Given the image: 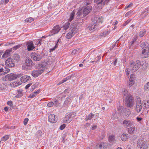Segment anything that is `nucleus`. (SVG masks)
Masks as SVG:
<instances>
[{"mask_svg":"<svg viewBox=\"0 0 149 149\" xmlns=\"http://www.w3.org/2000/svg\"><path fill=\"white\" fill-rule=\"evenodd\" d=\"M61 28L58 25L54 26L53 29L51 31V33L55 34L57 33L60 30Z\"/></svg>","mask_w":149,"mask_h":149,"instance_id":"21","label":"nucleus"},{"mask_svg":"<svg viewBox=\"0 0 149 149\" xmlns=\"http://www.w3.org/2000/svg\"><path fill=\"white\" fill-rule=\"evenodd\" d=\"M119 40H118L116 41L115 43L111 47V49H113V48L116 46V44L117 43V42L119 41Z\"/></svg>","mask_w":149,"mask_h":149,"instance_id":"61","label":"nucleus"},{"mask_svg":"<svg viewBox=\"0 0 149 149\" xmlns=\"http://www.w3.org/2000/svg\"><path fill=\"white\" fill-rule=\"evenodd\" d=\"M31 56L33 60L36 61H40L42 58L40 54L35 52H32L31 53Z\"/></svg>","mask_w":149,"mask_h":149,"instance_id":"6","label":"nucleus"},{"mask_svg":"<svg viewBox=\"0 0 149 149\" xmlns=\"http://www.w3.org/2000/svg\"><path fill=\"white\" fill-rule=\"evenodd\" d=\"M28 120L29 119L28 118H26L24 119V125H26Z\"/></svg>","mask_w":149,"mask_h":149,"instance_id":"47","label":"nucleus"},{"mask_svg":"<svg viewBox=\"0 0 149 149\" xmlns=\"http://www.w3.org/2000/svg\"><path fill=\"white\" fill-rule=\"evenodd\" d=\"M25 64V65L27 66H30L33 65L35 64L32 62V60L30 58H28L26 59Z\"/></svg>","mask_w":149,"mask_h":149,"instance_id":"23","label":"nucleus"},{"mask_svg":"<svg viewBox=\"0 0 149 149\" xmlns=\"http://www.w3.org/2000/svg\"><path fill=\"white\" fill-rule=\"evenodd\" d=\"M144 89L145 90L149 91V82L145 85L144 86Z\"/></svg>","mask_w":149,"mask_h":149,"instance_id":"40","label":"nucleus"},{"mask_svg":"<svg viewBox=\"0 0 149 149\" xmlns=\"http://www.w3.org/2000/svg\"><path fill=\"white\" fill-rule=\"evenodd\" d=\"M54 105V106L56 107H57L59 106V103L58 102V101L56 99L55 100Z\"/></svg>","mask_w":149,"mask_h":149,"instance_id":"44","label":"nucleus"},{"mask_svg":"<svg viewBox=\"0 0 149 149\" xmlns=\"http://www.w3.org/2000/svg\"><path fill=\"white\" fill-rule=\"evenodd\" d=\"M130 110L128 108H125L123 110V114L125 118L128 117L131 114Z\"/></svg>","mask_w":149,"mask_h":149,"instance_id":"17","label":"nucleus"},{"mask_svg":"<svg viewBox=\"0 0 149 149\" xmlns=\"http://www.w3.org/2000/svg\"><path fill=\"white\" fill-rule=\"evenodd\" d=\"M127 92H128L127 89H125L124 90V91L123 92V94H124V95L126 96V97L127 96V94H129L127 93Z\"/></svg>","mask_w":149,"mask_h":149,"instance_id":"51","label":"nucleus"},{"mask_svg":"<svg viewBox=\"0 0 149 149\" xmlns=\"http://www.w3.org/2000/svg\"><path fill=\"white\" fill-rule=\"evenodd\" d=\"M54 104V103L53 102H50L47 104V106L49 107H50L53 106Z\"/></svg>","mask_w":149,"mask_h":149,"instance_id":"45","label":"nucleus"},{"mask_svg":"<svg viewBox=\"0 0 149 149\" xmlns=\"http://www.w3.org/2000/svg\"><path fill=\"white\" fill-rule=\"evenodd\" d=\"M131 14V12L130 11H129L128 12H127L125 14V17H127L129 16V15H130Z\"/></svg>","mask_w":149,"mask_h":149,"instance_id":"62","label":"nucleus"},{"mask_svg":"<svg viewBox=\"0 0 149 149\" xmlns=\"http://www.w3.org/2000/svg\"><path fill=\"white\" fill-rule=\"evenodd\" d=\"M45 67V65L43 64H38L35 66L37 70L31 72V74L34 77H37L44 72Z\"/></svg>","mask_w":149,"mask_h":149,"instance_id":"2","label":"nucleus"},{"mask_svg":"<svg viewBox=\"0 0 149 149\" xmlns=\"http://www.w3.org/2000/svg\"><path fill=\"white\" fill-rule=\"evenodd\" d=\"M104 145L103 144H100L99 146V147L98 149H104Z\"/></svg>","mask_w":149,"mask_h":149,"instance_id":"54","label":"nucleus"},{"mask_svg":"<svg viewBox=\"0 0 149 149\" xmlns=\"http://www.w3.org/2000/svg\"><path fill=\"white\" fill-rule=\"evenodd\" d=\"M146 33V31L144 29L141 31L139 33V36L140 37H142Z\"/></svg>","mask_w":149,"mask_h":149,"instance_id":"36","label":"nucleus"},{"mask_svg":"<svg viewBox=\"0 0 149 149\" xmlns=\"http://www.w3.org/2000/svg\"><path fill=\"white\" fill-rule=\"evenodd\" d=\"M35 48L33 42L31 41L28 43L27 49L28 51H31Z\"/></svg>","mask_w":149,"mask_h":149,"instance_id":"22","label":"nucleus"},{"mask_svg":"<svg viewBox=\"0 0 149 149\" xmlns=\"http://www.w3.org/2000/svg\"><path fill=\"white\" fill-rule=\"evenodd\" d=\"M74 35L70 31L68 33L66 36V38L69 39H70Z\"/></svg>","mask_w":149,"mask_h":149,"instance_id":"34","label":"nucleus"},{"mask_svg":"<svg viewBox=\"0 0 149 149\" xmlns=\"http://www.w3.org/2000/svg\"><path fill=\"white\" fill-rule=\"evenodd\" d=\"M31 85L32 83H30L27 84L25 87V89H27Z\"/></svg>","mask_w":149,"mask_h":149,"instance_id":"59","label":"nucleus"},{"mask_svg":"<svg viewBox=\"0 0 149 149\" xmlns=\"http://www.w3.org/2000/svg\"><path fill=\"white\" fill-rule=\"evenodd\" d=\"M57 117L55 115L51 114L49 116L48 120L51 123H55L57 121Z\"/></svg>","mask_w":149,"mask_h":149,"instance_id":"15","label":"nucleus"},{"mask_svg":"<svg viewBox=\"0 0 149 149\" xmlns=\"http://www.w3.org/2000/svg\"><path fill=\"white\" fill-rule=\"evenodd\" d=\"M21 46V45H17L16 46H14L13 47V48L15 49V50H16L17 49L19 48Z\"/></svg>","mask_w":149,"mask_h":149,"instance_id":"49","label":"nucleus"},{"mask_svg":"<svg viewBox=\"0 0 149 149\" xmlns=\"http://www.w3.org/2000/svg\"><path fill=\"white\" fill-rule=\"evenodd\" d=\"M94 114L91 113L86 118H85V120L86 121H87L88 120H91L94 117Z\"/></svg>","mask_w":149,"mask_h":149,"instance_id":"30","label":"nucleus"},{"mask_svg":"<svg viewBox=\"0 0 149 149\" xmlns=\"http://www.w3.org/2000/svg\"><path fill=\"white\" fill-rule=\"evenodd\" d=\"M74 12H72L70 14V17L69 18V20L70 21H72L73 19L74 15Z\"/></svg>","mask_w":149,"mask_h":149,"instance_id":"41","label":"nucleus"},{"mask_svg":"<svg viewBox=\"0 0 149 149\" xmlns=\"http://www.w3.org/2000/svg\"><path fill=\"white\" fill-rule=\"evenodd\" d=\"M146 65H144V63L139 60H137L136 62L133 61H131L129 63V66L130 69L132 72H134L137 71L141 66L143 67Z\"/></svg>","mask_w":149,"mask_h":149,"instance_id":"1","label":"nucleus"},{"mask_svg":"<svg viewBox=\"0 0 149 149\" xmlns=\"http://www.w3.org/2000/svg\"><path fill=\"white\" fill-rule=\"evenodd\" d=\"M4 85L3 84H0V89L2 90L3 89H4Z\"/></svg>","mask_w":149,"mask_h":149,"instance_id":"56","label":"nucleus"},{"mask_svg":"<svg viewBox=\"0 0 149 149\" xmlns=\"http://www.w3.org/2000/svg\"><path fill=\"white\" fill-rule=\"evenodd\" d=\"M70 32L74 35L78 31V29L77 27V24L76 23L72 24L70 26Z\"/></svg>","mask_w":149,"mask_h":149,"instance_id":"13","label":"nucleus"},{"mask_svg":"<svg viewBox=\"0 0 149 149\" xmlns=\"http://www.w3.org/2000/svg\"><path fill=\"white\" fill-rule=\"evenodd\" d=\"M139 148H140V149H147L148 148V145L146 143L144 142Z\"/></svg>","mask_w":149,"mask_h":149,"instance_id":"27","label":"nucleus"},{"mask_svg":"<svg viewBox=\"0 0 149 149\" xmlns=\"http://www.w3.org/2000/svg\"><path fill=\"white\" fill-rule=\"evenodd\" d=\"M40 90H38L34 92L33 93H34L36 95H37L39 93H40Z\"/></svg>","mask_w":149,"mask_h":149,"instance_id":"63","label":"nucleus"},{"mask_svg":"<svg viewBox=\"0 0 149 149\" xmlns=\"http://www.w3.org/2000/svg\"><path fill=\"white\" fill-rule=\"evenodd\" d=\"M7 104L10 106H12L13 105V102L10 101H8L7 102Z\"/></svg>","mask_w":149,"mask_h":149,"instance_id":"58","label":"nucleus"},{"mask_svg":"<svg viewBox=\"0 0 149 149\" xmlns=\"http://www.w3.org/2000/svg\"><path fill=\"white\" fill-rule=\"evenodd\" d=\"M142 140L141 139H139L137 142V146L138 147H139L141 146V144L142 143Z\"/></svg>","mask_w":149,"mask_h":149,"instance_id":"39","label":"nucleus"},{"mask_svg":"<svg viewBox=\"0 0 149 149\" xmlns=\"http://www.w3.org/2000/svg\"><path fill=\"white\" fill-rule=\"evenodd\" d=\"M125 105L128 107L131 108L134 105V100L132 95L129 94H127L125 98Z\"/></svg>","mask_w":149,"mask_h":149,"instance_id":"5","label":"nucleus"},{"mask_svg":"<svg viewBox=\"0 0 149 149\" xmlns=\"http://www.w3.org/2000/svg\"><path fill=\"white\" fill-rule=\"evenodd\" d=\"M117 59H116L113 62V64L115 66L116 65V63H117Z\"/></svg>","mask_w":149,"mask_h":149,"instance_id":"64","label":"nucleus"},{"mask_svg":"<svg viewBox=\"0 0 149 149\" xmlns=\"http://www.w3.org/2000/svg\"><path fill=\"white\" fill-rule=\"evenodd\" d=\"M96 24H90L87 27V29L91 31H93L96 29Z\"/></svg>","mask_w":149,"mask_h":149,"instance_id":"24","label":"nucleus"},{"mask_svg":"<svg viewBox=\"0 0 149 149\" xmlns=\"http://www.w3.org/2000/svg\"><path fill=\"white\" fill-rule=\"evenodd\" d=\"M93 22V24H96V23L101 22L102 23V20H101L100 17L97 15L95 16L92 19Z\"/></svg>","mask_w":149,"mask_h":149,"instance_id":"20","label":"nucleus"},{"mask_svg":"<svg viewBox=\"0 0 149 149\" xmlns=\"http://www.w3.org/2000/svg\"><path fill=\"white\" fill-rule=\"evenodd\" d=\"M135 79L133 77V74L131 75L129 79V81L128 82L127 85L129 87H131L134 85L135 83Z\"/></svg>","mask_w":149,"mask_h":149,"instance_id":"16","label":"nucleus"},{"mask_svg":"<svg viewBox=\"0 0 149 149\" xmlns=\"http://www.w3.org/2000/svg\"><path fill=\"white\" fill-rule=\"evenodd\" d=\"M128 130L129 132L131 134L135 132L136 130V129L134 127H131L130 128H128Z\"/></svg>","mask_w":149,"mask_h":149,"instance_id":"29","label":"nucleus"},{"mask_svg":"<svg viewBox=\"0 0 149 149\" xmlns=\"http://www.w3.org/2000/svg\"><path fill=\"white\" fill-rule=\"evenodd\" d=\"M57 44L55 45V46L52 48H51L50 49V52H52L54 50H55V49L57 47Z\"/></svg>","mask_w":149,"mask_h":149,"instance_id":"55","label":"nucleus"},{"mask_svg":"<svg viewBox=\"0 0 149 149\" xmlns=\"http://www.w3.org/2000/svg\"><path fill=\"white\" fill-rule=\"evenodd\" d=\"M70 24V23L69 22L66 23L63 26L64 29L65 30L67 29L69 27Z\"/></svg>","mask_w":149,"mask_h":149,"instance_id":"37","label":"nucleus"},{"mask_svg":"<svg viewBox=\"0 0 149 149\" xmlns=\"http://www.w3.org/2000/svg\"><path fill=\"white\" fill-rule=\"evenodd\" d=\"M109 33V32L107 31H106L104 32H103V33H101L100 35L101 36H106Z\"/></svg>","mask_w":149,"mask_h":149,"instance_id":"38","label":"nucleus"},{"mask_svg":"<svg viewBox=\"0 0 149 149\" xmlns=\"http://www.w3.org/2000/svg\"><path fill=\"white\" fill-rule=\"evenodd\" d=\"M31 79L30 77L27 75H24L21 78V81L24 83L30 81Z\"/></svg>","mask_w":149,"mask_h":149,"instance_id":"19","label":"nucleus"},{"mask_svg":"<svg viewBox=\"0 0 149 149\" xmlns=\"http://www.w3.org/2000/svg\"><path fill=\"white\" fill-rule=\"evenodd\" d=\"M68 80L66 79V78L63 79L61 81H60L58 84V85H60L61 84L66 81Z\"/></svg>","mask_w":149,"mask_h":149,"instance_id":"50","label":"nucleus"},{"mask_svg":"<svg viewBox=\"0 0 149 149\" xmlns=\"http://www.w3.org/2000/svg\"><path fill=\"white\" fill-rule=\"evenodd\" d=\"M130 69L129 70V69H125V71L126 72V74L127 76H128L130 74Z\"/></svg>","mask_w":149,"mask_h":149,"instance_id":"53","label":"nucleus"},{"mask_svg":"<svg viewBox=\"0 0 149 149\" xmlns=\"http://www.w3.org/2000/svg\"><path fill=\"white\" fill-rule=\"evenodd\" d=\"M142 109V104L140 98H137L136 101V111L137 113L140 112Z\"/></svg>","mask_w":149,"mask_h":149,"instance_id":"10","label":"nucleus"},{"mask_svg":"<svg viewBox=\"0 0 149 149\" xmlns=\"http://www.w3.org/2000/svg\"><path fill=\"white\" fill-rule=\"evenodd\" d=\"M38 84H33L31 86V91H33L35 88H36L38 86Z\"/></svg>","mask_w":149,"mask_h":149,"instance_id":"43","label":"nucleus"},{"mask_svg":"<svg viewBox=\"0 0 149 149\" xmlns=\"http://www.w3.org/2000/svg\"><path fill=\"white\" fill-rule=\"evenodd\" d=\"M109 142L111 143H113L115 141V136L114 135L110 136L109 138Z\"/></svg>","mask_w":149,"mask_h":149,"instance_id":"31","label":"nucleus"},{"mask_svg":"<svg viewBox=\"0 0 149 149\" xmlns=\"http://www.w3.org/2000/svg\"><path fill=\"white\" fill-rule=\"evenodd\" d=\"M17 92L18 94L15 96L16 97H20L23 95L22 90H21L19 89L17 90Z\"/></svg>","mask_w":149,"mask_h":149,"instance_id":"28","label":"nucleus"},{"mask_svg":"<svg viewBox=\"0 0 149 149\" xmlns=\"http://www.w3.org/2000/svg\"><path fill=\"white\" fill-rule=\"evenodd\" d=\"M120 138L123 141H125L128 138V136L127 134L124 133L121 135Z\"/></svg>","mask_w":149,"mask_h":149,"instance_id":"26","label":"nucleus"},{"mask_svg":"<svg viewBox=\"0 0 149 149\" xmlns=\"http://www.w3.org/2000/svg\"><path fill=\"white\" fill-rule=\"evenodd\" d=\"M131 21V19H128L126 21L125 23L123 24V26H125L128 24Z\"/></svg>","mask_w":149,"mask_h":149,"instance_id":"46","label":"nucleus"},{"mask_svg":"<svg viewBox=\"0 0 149 149\" xmlns=\"http://www.w3.org/2000/svg\"><path fill=\"white\" fill-rule=\"evenodd\" d=\"M142 51V52H141V57L142 58H147L148 57V56L149 55V51H148V54L147 55V56H146V51H144V53H143V55H143V54H142V51Z\"/></svg>","mask_w":149,"mask_h":149,"instance_id":"32","label":"nucleus"},{"mask_svg":"<svg viewBox=\"0 0 149 149\" xmlns=\"http://www.w3.org/2000/svg\"><path fill=\"white\" fill-rule=\"evenodd\" d=\"M143 105H144L145 108H149V104L147 103L146 100H144L143 102Z\"/></svg>","mask_w":149,"mask_h":149,"instance_id":"42","label":"nucleus"},{"mask_svg":"<svg viewBox=\"0 0 149 149\" xmlns=\"http://www.w3.org/2000/svg\"><path fill=\"white\" fill-rule=\"evenodd\" d=\"M76 115L75 112L71 113L66 116L65 118V122L69 123Z\"/></svg>","mask_w":149,"mask_h":149,"instance_id":"12","label":"nucleus"},{"mask_svg":"<svg viewBox=\"0 0 149 149\" xmlns=\"http://www.w3.org/2000/svg\"><path fill=\"white\" fill-rule=\"evenodd\" d=\"M101 58V57L99 56H97L96 58H95V62L97 63V62H98L100 61V60Z\"/></svg>","mask_w":149,"mask_h":149,"instance_id":"52","label":"nucleus"},{"mask_svg":"<svg viewBox=\"0 0 149 149\" xmlns=\"http://www.w3.org/2000/svg\"><path fill=\"white\" fill-rule=\"evenodd\" d=\"M92 10V7L90 6L84 8L82 11L81 10H79L77 14V19H78L80 16H81L82 14L83 17L86 16Z\"/></svg>","mask_w":149,"mask_h":149,"instance_id":"3","label":"nucleus"},{"mask_svg":"<svg viewBox=\"0 0 149 149\" xmlns=\"http://www.w3.org/2000/svg\"><path fill=\"white\" fill-rule=\"evenodd\" d=\"M141 47L142 48L141 51H142V54L143 55L144 51H146V56H147L148 53V51L149 50V45L147 42H143L141 45Z\"/></svg>","mask_w":149,"mask_h":149,"instance_id":"9","label":"nucleus"},{"mask_svg":"<svg viewBox=\"0 0 149 149\" xmlns=\"http://www.w3.org/2000/svg\"><path fill=\"white\" fill-rule=\"evenodd\" d=\"M18 77V76L14 74H7L3 78V80L6 81H11L14 80Z\"/></svg>","mask_w":149,"mask_h":149,"instance_id":"7","label":"nucleus"},{"mask_svg":"<svg viewBox=\"0 0 149 149\" xmlns=\"http://www.w3.org/2000/svg\"><path fill=\"white\" fill-rule=\"evenodd\" d=\"M110 0H94V2L97 5H99V6L102 7L104 6L105 4L107 3ZM85 3L84 5L86 6L90 4L91 2V0H84Z\"/></svg>","mask_w":149,"mask_h":149,"instance_id":"4","label":"nucleus"},{"mask_svg":"<svg viewBox=\"0 0 149 149\" xmlns=\"http://www.w3.org/2000/svg\"><path fill=\"white\" fill-rule=\"evenodd\" d=\"M12 58L14 61L16 63H17L18 61L20 60V57L19 55L17 54H15L13 55Z\"/></svg>","mask_w":149,"mask_h":149,"instance_id":"25","label":"nucleus"},{"mask_svg":"<svg viewBox=\"0 0 149 149\" xmlns=\"http://www.w3.org/2000/svg\"><path fill=\"white\" fill-rule=\"evenodd\" d=\"M36 96V95L34 93H33L30 94L29 95V97L31 98H33Z\"/></svg>","mask_w":149,"mask_h":149,"instance_id":"60","label":"nucleus"},{"mask_svg":"<svg viewBox=\"0 0 149 149\" xmlns=\"http://www.w3.org/2000/svg\"><path fill=\"white\" fill-rule=\"evenodd\" d=\"M65 126L66 125L65 124H63L60 126V129L61 130H63L65 127Z\"/></svg>","mask_w":149,"mask_h":149,"instance_id":"48","label":"nucleus"},{"mask_svg":"<svg viewBox=\"0 0 149 149\" xmlns=\"http://www.w3.org/2000/svg\"><path fill=\"white\" fill-rule=\"evenodd\" d=\"M77 49H75L72 51V53L73 54H77Z\"/></svg>","mask_w":149,"mask_h":149,"instance_id":"57","label":"nucleus"},{"mask_svg":"<svg viewBox=\"0 0 149 149\" xmlns=\"http://www.w3.org/2000/svg\"><path fill=\"white\" fill-rule=\"evenodd\" d=\"M123 125L126 128H128L132 126L134 123L132 121L125 120L123 122Z\"/></svg>","mask_w":149,"mask_h":149,"instance_id":"14","label":"nucleus"},{"mask_svg":"<svg viewBox=\"0 0 149 149\" xmlns=\"http://www.w3.org/2000/svg\"><path fill=\"white\" fill-rule=\"evenodd\" d=\"M9 137V135H6L3 137L1 139V141H5L8 139Z\"/></svg>","mask_w":149,"mask_h":149,"instance_id":"35","label":"nucleus"},{"mask_svg":"<svg viewBox=\"0 0 149 149\" xmlns=\"http://www.w3.org/2000/svg\"><path fill=\"white\" fill-rule=\"evenodd\" d=\"M10 69L7 68L3 64H0V76L3 75L8 73Z\"/></svg>","mask_w":149,"mask_h":149,"instance_id":"8","label":"nucleus"},{"mask_svg":"<svg viewBox=\"0 0 149 149\" xmlns=\"http://www.w3.org/2000/svg\"><path fill=\"white\" fill-rule=\"evenodd\" d=\"M13 49L10 48L7 49L3 54L2 58H6L10 55V53L12 51Z\"/></svg>","mask_w":149,"mask_h":149,"instance_id":"18","label":"nucleus"},{"mask_svg":"<svg viewBox=\"0 0 149 149\" xmlns=\"http://www.w3.org/2000/svg\"><path fill=\"white\" fill-rule=\"evenodd\" d=\"M6 65L10 68L14 67L15 66L16 63L12 58H8L5 62Z\"/></svg>","mask_w":149,"mask_h":149,"instance_id":"11","label":"nucleus"},{"mask_svg":"<svg viewBox=\"0 0 149 149\" xmlns=\"http://www.w3.org/2000/svg\"><path fill=\"white\" fill-rule=\"evenodd\" d=\"M34 20V19L32 17L28 18L25 20V23H30Z\"/></svg>","mask_w":149,"mask_h":149,"instance_id":"33","label":"nucleus"}]
</instances>
